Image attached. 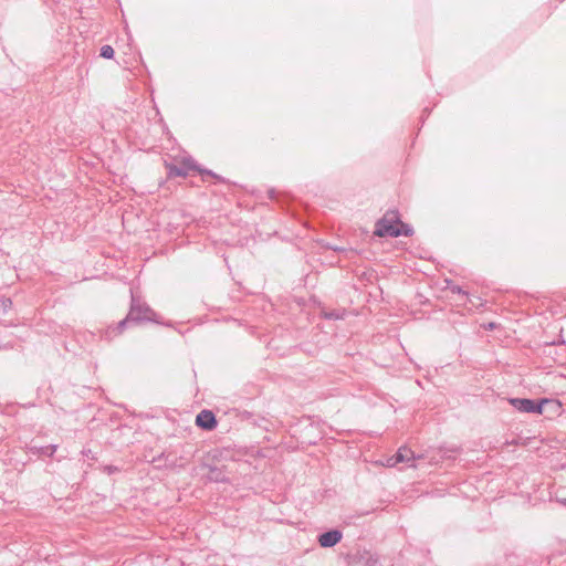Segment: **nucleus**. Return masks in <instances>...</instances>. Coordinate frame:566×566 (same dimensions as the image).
I'll list each match as a JSON object with an SVG mask.
<instances>
[{
  "instance_id": "nucleus-1",
  "label": "nucleus",
  "mask_w": 566,
  "mask_h": 566,
  "mask_svg": "<svg viewBox=\"0 0 566 566\" xmlns=\"http://www.w3.org/2000/svg\"><path fill=\"white\" fill-rule=\"evenodd\" d=\"M156 313L140 300L132 296L130 310L126 318L120 321L116 326H108L102 338L106 340H112L114 337L120 335L126 325L130 322H140V321H155Z\"/></svg>"
},
{
  "instance_id": "nucleus-2",
  "label": "nucleus",
  "mask_w": 566,
  "mask_h": 566,
  "mask_svg": "<svg viewBox=\"0 0 566 566\" xmlns=\"http://www.w3.org/2000/svg\"><path fill=\"white\" fill-rule=\"evenodd\" d=\"M375 234L378 237L411 235L412 230L400 221L396 211H389L377 222Z\"/></svg>"
},
{
  "instance_id": "nucleus-3",
  "label": "nucleus",
  "mask_w": 566,
  "mask_h": 566,
  "mask_svg": "<svg viewBox=\"0 0 566 566\" xmlns=\"http://www.w3.org/2000/svg\"><path fill=\"white\" fill-rule=\"evenodd\" d=\"M548 400L543 399L541 401H535L533 399H526V398H512L510 399V403L518 411L521 412H527V413H543V407L545 403H547Z\"/></svg>"
},
{
  "instance_id": "nucleus-4",
  "label": "nucleus",
  "mask_w": 566,
  "mask_h": 566,
  "mask_svg": "<svg viewBox=\"0 0 566 566\" xmlns=\"http://www.w3.org/2000/svg\"><path fill=\"white\" fill-rule=\"evenodd\" d=\"M342 532L337 530H332L318 536V544L322 547H333L342 541Z\"/></svg>"
},
{
  "instance_id": "nucleus-5",
  "label": "nucleus",
  "mask_w": 566,
  "mask_h": 566,
  "mask_svg": "<svg viewBox=\"0 0 566 566\" xmlns=\"http://www.w3.org/2000/svg\"><path fill=\"white\" fill-rule=\"evenodd\" d=\"M196 424L206 430H212L217 426L216 417L210 410H202L196 417Z\"/></svg>"
},
{
  "instance_id": "nucleus-6",
  "label": "nucleus",
  "mask_w": 566,
  "mask_h": 566,
  "mask_svg": "<svg viewBox=\"0 0 566 566\" xmlns=\"http://www.w3.org/2000/svg\"><path fill=\"white\" fill-rule=\"evenodd\" d=\"M197 169L195 163L191 159H187L182 161L180 166H170L169 167V175L170 176H177V177H186L190 170Z\"/></svg>"
},
{
  "instance_id": "nucleus-7",
  "label": "nucleus",
  "mask_w": 566,
  "mask_h": 566,
  "mask_svg": "<svg viewBox=\"0 0 566 566\" xmlns=\"http://www.w3.org/2000/svg\"><path fill=\"white\" fill-rule=\"evenodd\" d=\"M395 455L399 463H410L415 460L413 451L407 447L399 448Z\"/></svg>"
},
{
  "instance_id": "nucleus-8",
  "label": "nucleus",
  "mask_w": 566,
  "mask_h": 566,
  "mask_svg": "<svg viewBox=\"0 0 566 566\" xmlns=\"http://www.w3.org/2000/svg\"><path fill=\"white\" fill-rule=\"evenodd\" d=\"M101 56L104 59H112L114 56V49L106 44L101 48Z\"/></svg>"
},
{
  "instance_id": "nucleus-9",
  "label": "nucleus",
  "mask_w": 566,
  "mask_h": 566,
  "mask_svg": "<svg viewBox=\"0 0 566 566\" xmlns=\"http://www.w3.org/2000/svg\"><path fill=\"white\" fill-rule=\"evenodd\" d=\"M56 448L57 447L55 444H50V446L43 447L41 449V451H42V454L48 455V457H52L55 453Z\"/></svg>"
},
{
  "instance_id": "nucleus-10",
  "label": "nucleus",
  "mask_w": 566,
  "mask_h": 566,
  "mask_svg": "<svg viewBox=\"0 0 566 566\" xmlns=\"http://www.w3.org/2000/svg\"><path fill=\"white\" fill-rule=\"evenodd\" d=\"M398 463L399 462H398V460H396V455H392V457L388 458L386 460V462L382 463V465L392 468V467L397 465Z\"/></svg>"
},
{
  "instance_id": "nucleus-11",
  "label": "nucleus",
  "mask_w": 566,
  "mask_h": 566,
  "mask_svg": "<svg viewBox=\"0 0 566 566\" xmlns=\"http://www.w3.org/2000/svg\"><path fill=\"white\" fill-rule=\"evenodd\" d=\"M199 172L201 174V176L205 178L206 176H209V177H212V178H216L218 180H221V178L219 176H217L216 174H213L212 171L210 170H199Z\"/></svg>"
},
{
  "instance_id": "nucleus-12",
  "label": "nucleus",
  "mask_w": 566,
  "mask_h": 566,
  "mask_svg": "<svg viewBox=\"0 0 566 566\" xmlns=\"http://www.w3.org/2000/svg\"><path fill=\"white\" fill-rule=\"evenodd\" d=\"M1 304H2V307H6L8 304L10 305L11 304V301L10 300H7V301H1Z\"/></svg>"
},
{
  "instance_id": "nucleus-13",
  "label": "nucleus",
  "mask_w": 566,
  "mask_h": 566,
  "mask_svg": "<svg viewBox=\"0 0 566 566\" xmlns=\"http://www.w3.org/2000/svg\"><path fill=\"white\" fill-rule=\"evenodd\" d=\"M557 502L566 506V499H557Z\"/></svg>"
},
{
  "instance_id": "nucleus-14",
  "label": "nucleus",
  "mask_w": 566,
  "mask_h": 566,
  "mask_svg": "<svg viewBox=\"0 0 566 566\" xmlns=\"http://www.w3.org/2000/svg\"><path fill=\"white\" fill-rule=\"evenodd\" d=\"M210 479H213L214 481H219V476H211Z\"/></svg>"
}]
</instances>
